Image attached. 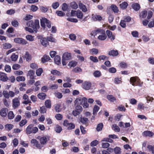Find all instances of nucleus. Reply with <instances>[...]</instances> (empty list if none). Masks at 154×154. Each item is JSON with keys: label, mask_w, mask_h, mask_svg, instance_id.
<instances>
[{"label": "nucleus", "mask_w": 154, "mask_h": 154, "mask_svg": "<svg viewBox=\"0 0 154 154\" xmlns=\"http://www.w3.org/2000/svg\"><path fill=\"white\" fill-rule=\"evenodd\" d=\"M27 25L28 26L32 28L34 31L35 32H37V29L40 27L39 21L38 20H35L34 22L30 20L27 22Z\"/></svg>", "instance_id": "nucleus-1"}, {"label": "nucleus", "mask_w": 154, "mask_h": 154, "mask_svg": "<svg viewBox=\"0 0 154 154\" xmlns=\"http://www.w3.org/2000/svg\"><path fill=\"white\" fill-rule=\"evenodd\" d=\"M41 25L43 28H45L46 24L47 26L50 28L51 27V23L46 18H42L40 20Z\"/></svg>", "instance_id": "nucleus-2"}, {"label": "nucleus", "mask_w": 154, "mask_h": 154, "mask_svg": "<svg viewBox=\"0 0 154 154\" xmlns=\"http://www.w3.org/2000/svg\"><path fill=\"white\" fill-rule=\"evenodd\" d=\"M140 79L137 76L131 77L130 78V81L134 86L138 85L140 84Z\"/></svg>", "instance_id": "nucleus-3"}, {"label": "nucleus", "mask_w": 154, "mask_h": 154, "mask_svg": "<svg viewBox=\"0 0 154 154\" xmlns=\"http://www.w3.org/2000/svg\"><path fill=\"white\" fill-rule=\"evenodd\" d=\"M63 125L66 127L69 130H71L75 128V125L72 123H69L67 120H65L63 122Z\"/></svg>", "instance_id": "nucleus-4"}, {"label": "nucleus", "mask_w": 154, "mask_h": 154, "mask_svg": "<svg viewBox=\"0 0 154 154\" xmlns=\"http://www.w3.org/2000/svg\"><path fill=\"white\" fill-rule=\"evenodd\" d=\"M13 107L14 109L17 108L20 105V102L18 98H15L12 101Z\"/></svg>", "instance_id": "nucleus-5"}, {"label": "nucleus", "mask_w": 154, "mask_h": 154, "mask_svg": "<svg viewBox=\"0 0 154 154\" xmlns=\"http://www.w3.org/2000/svg\"><path fill=\"white\" fill-rule=\"evenodd\" d=\"M14 42L18 44L25 45L27 44V41L25 39L21 38H17L14 39Z\"/></svg>", "instance_id": "nucleus-6"}, {"label": "nucleus", "mask_w": 154, "mask_h": 154, "mask_svg": "<svg viewBox=\"0 0 154 154\" xmlns=\"http://www.w3.org/2000/svg\"><path fill=\"white\" fill-rule=\"evenodd\" d=\"M86 98L85 97H79L75 100L74 102L75 104L77 105H79L80 104H82L83 101H86Z\"/></svg>", "instance_id": "nucleus-7"}, {"label": "nucleus", "mask_w": 154, "mask_h": 154, "mask_svg": "<svg viewBox=\"0 0 154 154\" xmlns=\"http://www.w3.org/2000/svg\"><path fill=\"white\" fill-rule=\"evenodd\" d=\"M50 140V137L48 136H45L40 138V142L42 144L44 145L47 143Z\"/></svg>", "instance_id": "nucleus-8"}, {"label": "nucleus", "mask_w": 154, "mask_h": 154, "mask_svg": "<svg viewBox=\"0 0 154 154\" xmlns=\"http://www.w3.org/2000/svg\"><path fill=\"white\" fill-rule=\"evenodd\" d=\"M106 33L108 38L110 39L111 41H112L115 39V35L112 34V32L110 30H107Z\"/></svg>", "instance_id": "nucleus-9"}, {"label": "nucleus", "mask_w": 154, "mask_h": 154, "mask_svg": "<svg viewBox=\"0 0 154 154\" xmlns=\"http://www.w3.org/2000/svg\"><path fill=\"white\" fill-rule=\"evenodd\" d=\"M82 87L85 90L89 89L91 87V83L89 82L85 81L82 84Z\"/></svg>", "instance_id": "nucleus-10"}, {"label": "nucleus", "mask_w": 154, "mask_h": 154, "mask_svg": "<svg viewBox=\"0 0 154 154\" xmlns=\"http://www.w3.org/2000/svg\"><path fill=\"white\" fill-rule=\"evenodd\" d=\"M31 143L33 146H35L39 149H41L42 148L41 145L38 143V141L36 139H32L31 141Z\"/></svg>", "instance_id": "nucleus-11"}, {"label": "nucleus", "mask_w": 154, "mask_h": 154, "mask_svg": "<svg viewBox=\"0 0 154 154\" xmlns=\"http://www.w3.org/2000/svg\"><path fill=\"white\" fill-rule=\"evenodd\" d=\"M8 79L6 74L3 72H0V80L3 82H6Z\"/></svg>", "instance_id": "nucleus-12"}, {"label": "nucleus", "mask_w": 154, "mask_h": 154, "mask_svg": "<svg viewBox=\"0 0 154 154\" xmlns=\"http://www.w3.org/2000/svg\"><path fill=\"white\" fill-rule=\"evenodd\" d=\"M71 58V56L70 53L68 52H65L64 53L62 56V58L64 60H69Z\"/></svg>", "instance_id": "nucleus-13"}, {"label": "nucleus", "mask_w": 154, "mask_h": 154, "mask_svg": "<svg viewBox=\"0 0 154 154\" xmlns=\"http://www.w3.org/2000/svg\"><path fill=\"white\" fill-rule=\"evenodd\" d=\"M92 18L94 21H100L102 19V18L101 16L94 14L92 15Z\"/></svg>", "instance_id": "nucleus-14"}, {"label": "nucleus", "mask_w": 154, "mask_h": 154, "mask_svg": "<svg viewBox=\"0 0 154 154\" xmlns=\"http://www.w3.org/2000/svg\"><path fill=\"white\" fill-rule=\"evenodd\" d=\"M106 38L107 35L105 32L99 34L97 37L98 39L100 41H104L106 39Z\"/></svg>", "instance_id": "nucleus-15"}, {"label": "nucleus", "mask_w": 154, "mask_h": 154, "mask_svg": "<svg viewBox=\"0 0 154 154\" xmlns=\"http://www.w3.org/2000/svg\"><path fill=\"white\" fill-rule=\"evenodd\" d=\"M8 109L6 108H2L0 110V115L2 117H5L7 115Z\"/></svg>", "instance_id": "nucleus-16"}, {"label": "nucleus", "mask_w": 154, "mask_h": 154, "mask_svg": "<svg viewBox=\"0 0 154 154\" xmlns=\"http://www.w3.org/2000/svg\"><path fill=\"white\" fill-rule=\"evenodd\" d=\"M33 125H29L28 126L26 130V134H29L32 133V129Z\"/></svg>", "instance_id": "nucleus-17"}, {"label": "nucleus", "mask_w": 154, "mask_h": 154, "mask_svg": "<svg viewBox=\"0 0 154 154\" xmlns=\"http://www.w3.org/2000/svg\"><path fill=\"white\" fill-rule=\"evenodd\" d=\"M79 6L80 9L84 12H86L87 11V9L85 5L82 3L80 2L79 4Z\"/></svg>", "instance_id": "nucleus-18"}, {"label": "nucleus", "mask_w": 154, "mask_h": 154, "mask_svg": "<svg viewBox=\"0 0 154 154\" xmlns=\"http://www.w3.org/2000/svg\"><path fill=\"white\" fill-rule=\"evenodd\" d=\"M23 57L27 61H29L31 60L32 58L31 55L28 52H26Z\"/></svg>", "instance_id": "nucleus-19"}, {"label": "nucleus", "mask_w": 154, "mask_h": 154, "mask_svg": "<svg viewBox=\"0 0 154 154\" xmlns=\"http://www.w3.org/2000/svg\"><path fill=\"white\" fill-rule=\"evenodd\" d=\"M108 54L110 56L114 57L118 55V52L117 51L112 50L109 51Z\"/></svg>", "instance_id": "nucleus-20"}, {"label": "nucleus", "mask_w": 154, "mask_h": 154, "mask_svg": "<svg viewBox=\"0 0 154 154\" xmlns=\"http://www.w3.org/2000/svg\"><path fill=\"white\" fill-rule=\"evenodd\" d=\"M34 71L33 70H30L28 71L27 74V76H29L30 79H34Z\"/></svg>", "instance_id": "nucleus-21"}, {"label": "nucleus", "mask_w": 154, "mask_h": 154, "mask_svg": "<svg viewBox=\"0 0 154 154\" xmlns=\"http://www.w3.org/2000/svg\"><path fill=\"white\" fill-rule=\"evenodd\" d=\"M143 134L144 136L151 137L152 136L153 133L150 131H144L143 133Z\"/></svg>", "instance_id": "nucleus-22"}, {"label": "nucleus", "mask_w": 154, "mask_h": 154, "mask_svg": "<svg viewBox=\"0 0 154 154\" xmlns=\"http://www.w3.org/2000/svg\"><path fill=\"white\" fill-rule=\"evenodd\" d=\"M49 8L46 6H40L39 7L40 11L43 13H46L48 10Z\"/></svg>", "instance_id": "nucleus-23"}, {"label": "nucleus", "mask_w": 154, "mask_h": 154, "mask_svg": "<svg viewBox=\"0 0 154 154\" xmlns=\"http://www.w3.org/2000/svg\"><path fill=\"white\" fill-rule=\"evenodd\" d=\"M54 62L56 64L59 65L61 63L60 58V56L58 55L56 56L54 59Z\"/></svg>", "instance_id": "nucleus-24"}, {"label": "nucleus", "mask_w": 154, "mask_h": 154, "mask_svg": "<svg viewBox=\"0 0 154 154\" xmlns=\"http://www.w3.org/2000/svg\"><path fill=\"white\" fill-rule=\"evenodd\" d=\"M131 7L135 11H138L140 8V5L137 3L133 4L131 5Z\"/></svg>", "instance_id": "nucleus-25"}, {"label": "nucleus", "mask_w": 154, "mask_h": 154, "mask_svg": "<svg viewBox=\"0 0 154 154\" xmlns=\"http://www.w3.org/2000/svg\"><path fill=\"white\" fill-rule=\"evenodd\" d=\"M77 62L75 61L72 60L68 64V66L70 68L74 67L77 64Z\"/></svg>", "instance_id": "nucleus-26"}, {"label": "nucleus", "mask_w": 154, "mask_h": 154, "mask_svg": "<svg viewBox=\"0 0 154 154\" xmlns=\"http://www.w3.org/2000/svg\"><path fill=\"white\" fill-rule=\"evenodd\" d=\"M51 73L54 75L58 76H60L61 75V73L58 71H57L55 69H53L51 71Z\"/></svg>", "instance_id": "nucleus-27"}, {"label": "nucleus", "mask_w": 154, "mask_h": 154, "mask_svg": "<svg viewBox=\"0 0 154 154\" xmlns=\"http://www.w3.org/2000/svg\"><path fill=\"white\" fill-rule=\"evenodd\" d=\"M38 97L41 100H44L46 96V94L44 93H39L38 94Z\"/></svg>", "instance_id": "nucleus-28"}, {"label": "nucleus", "mask_w": 154, "mask_h": 154, "mask_svg": "<svg viewBox=\"0 0 154 154\" xmlns=\"http://www.w3.org/2000/svg\"><path fill=\"white\" fill-rule=\"evenodd\" d=\"M46 107L48 108H50L51 107V101L50 100H46L45 103Z\"/></svg>", "instance_id": "nucleus-29"}, {"label": "nucleus", "mask_w": 154, "mask_h": 154, "mask_svg": "<svg viewBox=\"0 0 154 154\" xmlns=\"http://www.w3.org/2000/svg\"><path fill=\"white\" fill-rule=\"evenodd\" d=\"M103 128V124L102 123H100L98 124L97 126L96 129L97 131H101Z\"/></svg>", "instance_id": "nucleus-30"}, {"label": "nucleus", "mask_w": 154, "mask_h": 154, "mask_svg": "<svg viewBox=\"0 0 154 154\" xmlns=\"http://www.w3.org/2000/svg\"><path fill=\"white\" fill-rule=\"evenodd\" d=\"M76 16L78 18L82 19L83 17L82 13L79 10L77 11Z\"/></svg>", "instance_id": "nucleus-31"}, {"label": "nucleus", "mask_w": 154, "mask_h": 154, "mask_svg": "<svg viewBox=\"0 0 154 154\" xmlns=\"http://www.w3.org/2000/svg\"><path fill=\"white\" fill-rule=\"evenodd\" d=\"M50 57L48 55H44L42 58V61L43 63H45L50 60Z\"/></svg>", "instance_id": "nucleus-32"}, {"label": "nucleus", "mask_w": 154, "mask_h": 154, "mask_svg": "<svg viewBox=\"0 0 154 154\" xmlns=\"http://www.w3.org/2000/svg\"><path fill=\"white\" fill-rule=\"evenodd\" d=\"M14 127V125L11 124H8L5 126V128L6 130L10 131Z\"/></svg>", "instance_id": "nucleus-33"}, {"label": "nucleus", "mask_w": 154, "mask_h": 154, "mask_svg": "<svg viewBox=\"0 0 154 154\" xmlns=\"http://www.w3.org/2000/svg\"><path fill=\"white\" fill-rule=\"evenodd\" d=\"M100 109V107L97 105H95L94 107L93 110V114L94 116H95L96 114L97 113Z\"/></svg>", "instance_id": "nucleus-34"}, {"label": "nucleus", "mask_w": 154, "mask_h": 154, "mask_svg": "<svg viewBox=\"0 0 154 154\" xmlns=\"http://www.w3.org/2000/svg\"><path fill=\"white\" fill-rule=\"evenodd\" d=\"M128 5V3L125 2H123L119 5L120 8L123 9H125L127 7Z\"/></svg>", "instance_id": "nucleus-35"}, {"label": "nucleus", "mask_w": 154, "mask_h": 154, "mask_svg": "<svg viewBox=\"0 0 154 154\" xmlns=\"http://www.w3.org/2000/svg\"><path fill=\"white\" fill-rule=\"evenodd\" d=\"M107 99L109 100L112 102H113L116 100V98L113 96L111 95H107Z\"/></svg>", "instance_id": "nucleus-36"}, {"label": "nucleus", "mask_w": 154, "mask_h": 154, "mask_svg": "<svg viewBox=\"0 0 154 154\" xmlns=\"http://www.w3.org/2000/svg\"><path fill=\"white\" fill-rule=\"evenodd\" d=\"M112 128L113 130L116 132H119L120 131V129L119 127L115 124L113 125L112 126Z\"/></svg>", "instance_id": "nucleus-37"}, {"label": "nucleus", "mask_w": 154, "mask_h": 154, "mask_svg": "<svg viewBox=\"0 0 154 154\" xmlns=\"http://www.w3.org/2000/svg\"><path fill=\"white\" fill-rule=\"evenodd\" d=\"M42 44L45 46H46L48 43V41L46 39L43 38L41 39L40 40Z\"/></svg>", "instance_id": "nucleus-38"}, {"label": "nucleus", "mask_w": 154, "mask_h": 154, "mask_svg": "<svg viewBox=\"0 0 154 154\" xmlns=\"http://www.w3.org/2000/svg\"><path fill=\"white\" fill-rule=\"evenodd\" d=\"M14 115L12 111H10L9 112L8 114V119H13L14 118Z\"/></svg>", "instance_id": "nucleus-39"}, {"label": "nucleus", "mask_w": 154, "mask_h": 154, "mask_svg": "<svg viewBox=\"0 0 154 154\" xmlns=\"http://www.w3.org/2000/svg\"><path fill=\"white\" fill-rule=\"evenodd\" d=\"M90 52L93 54L96 55L98 53V50L97 49L93 48L90 50Z\"/></svg>", "instance_id": "nucleus-40"}, {"label": "nucleus", "mask_w": 154, "mask_h": 154, "mask_svg": "<svg viewBox=\"0 0 154 154\" xmlns=\"http://www.w3.org/2000/svg\"><path fill=\"white\" fill-rule=\"evenodd\" d=\"M114 13H117L119 11L118 8L114 5H112L111 7Z\"/></svg>", "instance_id": "nucleus-41"}, {"label": "nucleus", "mask_w": 154, "mask_h": 154, "mask_svg": "<svg viewBox=\"0 0 154 154\" xmlns=\"http://www.w3.org/2000/svg\"><path fill=\"white\" fill-rule=\"evenodd\" d=\"M121 149L119 147H116L114 149V151L115 154H120Z\"/></svg>", "instance_id": "nucleus-42"}, {"label": "nucleus", "mask_w": 154, "mask_h": 154, "mask_svg": "<svg viewBox=\"0 0 154 154\" xmlns=\"http://www.w3.org/2000/svg\"><path fill=\"white\" fill-rule=\"evenodd\" d=\"M3 48L4 49H9L12 47L11 44L9 43H5L3 44Z\"/></svg>", "instance_id": "nucleus-43"}, {"label": "nucleus", "mask_w": 154, "mask_h": 154, "mask_svg": "<svg viewBox=\"0 0 154 154\" xmlns=\"http://www.w3.org/2000/svg\"><path fill=\"white\" fill-rule=\"evenodd\" d=\"M70 6L71 7L74 9H76L78 8L77 4L75 2H73L71 3Z\"/></svg>", "instance_id": "nucleus-44"}, {"label": "nucleus", "mask_w": 154, "mask_h": 154, "mask_svg": "<svg viewBox=\"0 0 154 154\" xmlns=\"http://www.w3.org/2000/svg\"><path fill=\"white\" fill-rule=\"evenodd\" d=\"M62 128L60 126L57 125L55 128V130L57 133H60L62 130Z\"/></svg>", "instance_id": "nucleus-45"}, {"label": "nucleus", "mask_w": 154, "mask_h": 154, "mask_svg": "<svg viewBox=\"0 0 154 154\" xmlns=\"http://www.w3.org/2000/svg\"><path fill=\"white\" fill-rule=\"evenodd\" d=\"M12 25L15 27H17L19 24V23L18 21L16 20H14L12 21L11 22Z\"/></svg>", "instance_id": "nucleus-46"}, {"label": "nucleus", "mask_w": 154, "mask_h": 154, "mask_svg": "<svg viewBox=\"0 0 154 154\" xmlns=\"http://www.w3.org/2000/svg\"><path fill=\"white\" fill-rule=\"evenodd\" d=\"M26 38L30 41H32L34 39V36L30 35H27L26 36Z\"/></svg>", "instance_id": "nucleus-47"}, {"label": "nucleus", "mask_w": 154, "mask_h": 154, "mask_svg": "<svg viewBox=\"0 0 154 154\" xmlns=\"http://www.w3.org/2000/svg\"><path fill=\"white\" fill-rule=\"evenodd\" d=\"M56 14L58 16L60 17H63L65 15V14L63 12L61 11H57Z\"/></svg>", "instance_id": "nucleus-48"}, {"label": "nucleus", "mask_w": 154, "mask_h": 154, "mask_svg": "<svg viewBox=\"0 0 154 154\" xmlns=\"http://www.w3.org/2000/svg\"><path fill=\"white\" fill-rule=\"evenodd\" d=\"M121 78L117 77L115 79L114 83L116 84H120L122 82Z\"/></svg>", "instance_id": "nucleus-49"}, {"label": "nucleus", "mask_w": 154, "mask_h": 154, "mask_svg": "<svg viewBox=\"0 0 154 154\" xmlns=\"http://www.w3.org/2000/svg\"><path fill=\"white\" fill-rule=\"evenodd\" d=\"M38 9V7L35 5H32L30 7V10L33 12L36 11Z\"/></svg>", "instance_id": "nucleus-50"}, {"label": "nucleus", "mask_w": 154, "mask_h": 154, "mask_svg": "<svg viewBox=\"0 0 154 154\" xmlns=\"http://www.w3.org/2000/svg\"><path fill=\"white\" fill-rule=\"evenodd\" d=\"M73 72L75 73L80 72H82V69L79 67H76L72 70Z\"/></svg>", "instance_id": "nucleus-51"}, {"label": "nucleus", "mask_w": 154, "mask_h": 154, "mask_svg": "<svg viewBox=\"0 0 154 154\" xmlns=\"http://www.w3.org/2000/svg\"><path fill=\"white\" fill-rule=\"evenodd\" d=\"M27 122V121L26 119H24L23 120H22L19 123V125L20 126L22 127L25 124H26Z\"/></svg>", "instance_id": "nucleus-52"}, {"label": "nucleus", "mask_w": 154, "mask_h": 154, "mask_svg": "<svg viewBox=\"0 0 154 154\" xmlns=\"http://www.w3.org/2000/svg\"><path fill=\"white\" fill-rule=\"evenodd\" d=\"M25 80V77L23 76H19L16 78V80L18 82L24 81Z\"/></svg>", "instance_id": "nucleus-53"}, {"label": "nucleus", "mask_w": 154, "mask_h": 154, "mask_svg": "<svg viewBox=\"0 0 154 154\" xmlns=\"http://www.w3.org/2000/svg\"><path fill=\"white\" fill-rule=\"evenodd\" d=\"M69 38L72 41H74L76 39V36L74 34H71L69 35Z\"/></svg>", "instance_id": "nucleus-54"}, {"label": "nucleus", "mask_w": 154, "mask_h": 154, "mask_svg": "<svg viewBox=\"0 0 154 154\" xmlns=\"http://www.w3.org/2000/svg\"><path fill=\"white\" fill-rule=\"evenodd\" d=\"M18 58V56L15 54H13L11 57V58L12 60L15 61H16Z\"/></svg>", "instance_id": "nucleus-55"}, {"label": "nucleus", "mask_w": 154, "mask_h": 154, "mask_svg": "<svg viewBox=\"0 0 154 154\" xmlns=\"http://www.w3.org/2000/svg\"><path fill=\"white\" fill-rule=\"evenodd\" d=\"M108 57L105 55H101L98 57V59L100 60H108Z\"/></svg>", "instance_id": "nucleus-56"}, {"label": "nucleus", "mask_w": 154, "mask_h": 154, "mask_svg": "<svg viewBox=\"0 0 154 154\" xmlns=\"http://www.w3.org/2000/svg\"><path fill=\"white\" fill-rule=\"evenodd\" d=\"M88 119L86 118H81L80 119V122L83 124H85L87 122H88Z\"/></svg>", "instance_id": "nucleus-57"}, {"label": "nucleus", "mask_w": 154, "mask_h": 154, "mask_svg": "<svg viewBox=\"0 0 154 154\" xmlns=\"http://www.w3.org/2000/svg\"><path fill=\"white\" fill-rule=\"evenodd\" d=\"M43 72V70L42 68H39L36 71V74L38 76H40Z\"/></svg>", "instance_id": "nucleus-58"}, {"label": "nucleus", "mask_w": 154, "mask_h": 154, "mask_svg": "<svg viewBox=\"0 0 154 154\" xmlns=\"http://www.w3.org/2000/svg\"><path fill=\"white\" fill-rule=\"evenodd\" d=\"M93 75L95 77H99L100 76L101 73L100 71H96L94 72Z\"/></svg>", "instance_id": "nucleus-59"}, {"label": "nucleus", "mask_w": 154, "mask_h": 154, "mask_svg": "<svg viewBox=\"0 0 154 154\" xmlns=\"http://www.w3.org/2000/svg\"><path fill=\"white\" fill-rule=\"evenodd\" d=\"M90 59L91 61L94 62H97L98 61L97 58L96 57L91 56L90 57Z\"/></svg>", "instance_id": "nucleus-60"}, {"label": "nucleus", "mask_w": 154, "mask_h": 154, "mask_svg": "<svg viewBox=\"0 0 154 154\" xmlns=\"http://www.w3.org/2000/svg\"><path fill=\"white\" fill-rule=\"evenodd\" d=\"M59 6V3L58 2H56L52 4V7L54 9H57Z\"/></svg>", "instance_id": "nucleus-61"}, {"label": "nucleus", "mask_w": 154, "mask_h": 154, "mask_svg": "<svg viewBox=\"0 0 154 154\" xmlns=\"http://www.w3.org/2000/svg\"><path fill=\"white\" fill-rule=\"evenodd\" d=\"M46 109L44 106H42L40 108L39 112L41 113H44L46 112Z\"/></svg>", "instance_id": "nucleus-62"}, {"label": "nucleus", "mask_w": 154, "mask_h": 154, "mask_svg": "<svg viewBox=\"0 0 154 154\" xmlns=\"http://www.w3.org/2000/svg\"><path fill=\"white\" fill-rule=\"evenodd\" d=\"M147 147L150 151H151L152 154H154V145L153 146L148 145Z\"/></svg>", "instance_id": "nucleus-63"}, {"label": "nucleus", "mask_w": 154, "mask_h": 154, "mask_svg": "<svg viewBox=\"0 0 154 154\" xmlns=\"http://www.w3.org/2000/svg\"><path fill=\"white\" fill-rule=\"evenodd\" d=\"M55 117L57 120H60L63 118V116L60 114H58L55 116Z\"/></svg>", "instance_id": "nucleus-64"}]
</instances>
